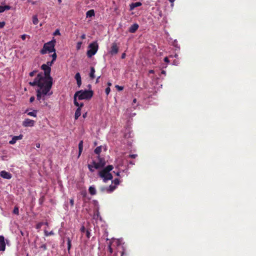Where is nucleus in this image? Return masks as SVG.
I'll return each mask as SVG.
<instances>
[{"mask_svg": "<svg viewBox=\"0 0 256 256\" xmlns=\"http://www.w3.org/2000/svg\"><path fill=\"white\" fill-rule=\"evenodd\" d=\"M40 68L44 72L38 73L33 82H28L29 85L32 86H34L36 84V82H38L52 85L53 78L50 76L51 67L44 64L42 65Z\"/></svg>", "mask_w": 256, "mask_h": 256, "instance_id": "obj_1", "label": "nucleus"}, {"mask_svg": "<svg viewBox=\"0 0 256 256\" xmlns=\"http://www.w3.org/2000/svg\"><path fill=\"white\" fill-rule=\"evenodd\" d=\"M36 83V84L35 86H38V88L36 90V98L40 102H41L40 100H44L46 96H50L52 94V92L50 93L49 92L50 90L52 85L39 82Z\"/></svg>", "mask_w": 256, "mask_h": 256, "instance_id": "obj_2", "label": "nucleus"}, {"mask_svg": "<svg viewBox=\"0 0 256 256\" xmlns=\"http://www.w3.org/2000/svg\"><path fill=\"white\" fill-rule=\"evenodd\" d=\"M94 92L92 90H80L76 92L74 95V104L76 106H80L82 107L84 104L78 103L77 102L76 98H78V100H90L93 96Z\"/></svg>", "mask_w": 256, "mask_h": 256, "instance_id": "obj_3", "label": "nucleus"}, {"mask_svg": "<svg viewBox=\"0 0 256 256\" xmlns=\"http://www.w3.org/2000/svg\"><path fill=\"white\" fill-rule=\"evenodd\" d=\"M113 168L112 165H108L99 172L98 175L104 182H106L108 180L112 179L113 176L110 172Z\"/></svg>", "mask_w": 256, "mask_h": 256, "instance_id": "obj_4", "label": "nucleus"}, {"mask_svg": "<svg viewBox=\"0 0 256 256\" xmlns=\"http://www.w3.org/2000/svg\"><path fill=\"white\" fill-rule=\"evenodd\" d=\"M56 43V40L54 38H53L52 40L50 41L45 43L44 44L42 48L40 50V53L42 54H44L47 52L51 53L56 52V49L54 48Z\"/></svg>", "mask_w": 256, "mask_h": 256, "instance_id": "obj_5", "label": "nucleus"}, {"mask_svg": "<svg viewBox=\"0 0 256 256\" xmlns=\"http://www.w3.org/2000/svg\"><path fill=\"white\" fill-rule=\"evenodd\" d=\"M88 47L90 50L87 51V56L88 58H91L97 52L98 48V45L96 42H94L90 44Z\"/></svg>", "mask_w": 256, "mask_h": 256, "instance_id": "obj_6", "label": "nucleus"}, {"mask_svg": "<svg viewBox=\"0 0 256 256\" xmlns=\"http://www.w3.org/2000/svg\"><path fill=\"white\" fill-rule=\"evenodd\" d=\"M116 188V186H112V184H111L109 186H101L100 188V190L102 193H104L105 192L107 193H111Z\"/></svg>", "mask_w": 256, "mask_h": 256, "instance_id": "obj_7", "label": "nucleus"}, {"mask_svg": "<svg viewBox=\"0 0 256 256\" xmlns=\"http://www.w3.org/2000/svg\"><path fill=\"white\" fill-rule=\"evenodd\" d=\"M118 46L116 42H113L112 44V46L109 51V54L112 56L115 55L118 53Z\"/></svg>", "mask_w": 256, "mask_h": 256, "instance_id": "obj_8", "label": "nucleus"}, {"mask_svg": "<svg viewBox=\"0 0 256 256\" xmlns=\"http://www.w3.org/2000/svg\"><path fill=\"white\" fill-rule=\"evenodd\" d=\"M35 121L29 118H26L22 122V126L24 127H32L34 125Z\"/></svg>", "mask_w": 256, "mask_h": 256, "instance_id": "obj_9", "label": "nucleus"}, {"mask_svg": "<svg viewBox=\"0 0 256 256\" xmlns=\"http://www.w3.org/2000/svg\"><path fill=\"white\" fill-rule=\"evenodd\" d=\"M0 176L2 178L7 180H10L12 177V175L10 172L5 170H2L0 172Z\"/></svg>", "mask_w": 256, "mask_h": 256, "instance_id": "obj_10", "label": "nucleus"}, {"mask_svg": "<svg viewBox=\"0 0 256 256\" xmlns=\"http://www.w3.org/2000/svg\"><path fill=\"white\" fill-rule=\"evenodd\" d=\"M23 138V135L20 134L19 136H14L12 139L9 142V144H14L18 140H22Z\"/></svg>", "mask_w": 256, "mask_h": 256, "instance_id": "obj_11", "label": "nucleus"}, {"mask_svg": "<svg viewBox=\"0 0 256 256\" xmlns=\"http://www.w3.org/2000/svg\"><path fill=\"white\" fill-rule=\"evenodd\" d=\"M6 249V243L4 238L3 236H0V251H4Z\"/></svg>", "mask_w": 256, "mask_h": 256, "instance_id": "obj_12", "label": "nucleus"}, {"mask_svg": "<svg viewBox=\"0 0 256 256\" xmlns=\"http://www.w3.org/2000/svg\"><path fill=\"white\" fill-rule=\"evenodd\" d=\"M138 24H134L129 28L128 31L130 33H134L138 30Z\"/></svg>", "mask_w": 256, "mask_h": 256, "instance_id": "obj_13", "label": "nucleus"}, {"mask_svg": "<svg viewBox=\"0 0 256 256\" xmlns=\"http://www.w3.org/2000/svg\"><path fill=\"white\" fill-rule=\"evenodd\" d=\"M75 79L76 80V83L78 88H80L82 84V80L80 74L79 72H77L75 75Z\"/></svg>", "mask_w": 256, "mask_h": 256, "instance_id": "obj_14", "label": "nucleus"}, {"mask_svg": "<svg viewBox=\"0 0 256 256\" xmlns=\"http://www.w3.org/2000/svg\"><path fill=\"white\" fill-rule=\"evenodd\" d=\"M28 109H27L24 112V113L27 114L28 115L34 117H36L37 115L38 110H34L32 112H28Z\"/></svg>", "mask_w": 256, "mask_h": 256, "instance_id": "obj_15", "label": "nucleus"}, {"mask_svg": "<svg viewBox=\"0 0 256 256\" xmlns=\"http://www.w3.org/2000/svg\"><path fill=\"white\" fill-rule=\"evenodd\" d=\"M142 5V4L140 2H133V3H132L130 5V10H133L134 8H136V7H138V6H140Z\"/></svg>", "mask_w": 256, "mask_h": 256, "instance_id": "obj_16", "label": "nucleus"}, {"mask_svg": "<svg viewBox=\"0 0 256 256\" xmlns=\"http://www.w3.org/2000/svg\"><path fill=\"white\" fill-rule=\"evenodd\" d=\"M78 106V108L76 109V110L75 112V114H74V118L76 120H77L81 114V108L82 107H80V106Z\"/></svg>", "mask_w": 256, "mask_h": 256, "instance_id": "obj_17", "label": "nucleus"}, {"mask_svg": "<svg viewBox=\"0 0 256 256\" xmlns=\"http://www.w3.org/2000/svg\"><path fill=\"white\" fill-rule=\"evenodd\" d=\"M83 150V142L82 140H81L79 144H78V157H79L82 151Z\"/></svg>", "mask_w": 256, "mask_h": 256, "instance_id": "obj_18", "label": "nucleus"}, {"mask_svg": "<svg viewBox=\"0 0 256 256\" xmlns=\"http://www.w3.org/2000/svg\"><path fill=\"white\" fill-rule=\"evenodd\" d=\"M88 191L91 195H95L96 194V190L94 186H90L88 188Z\"/></svg>", "mask_w": 256, "mask_h": 256, "instance_id": "obj_19", "label": "nucleus"}, {"mask_svg": "<svg viewBox=\"0 0 256 256\" xmlns=\"http://www.w3.org/2000/svg\"><path fill=\"white\" fill-rule=\"evenodd\" d=\"M86 17H92L94 16V10H88L86 13Z\"/></svg>", "mask_w": 256, "mask_h": 256, "instance_id": "obj_20", "label": "nucleus"}, {"mask_svg": "<svg viewBox=\"0 0 256 256\" xmlns=\"http://www.w3.org/2000/svg\"><path fill=\"white\" fill-rule=\"evenodd\" d=\"M95 73V69L94 67L90 68V77L91 79H94L95 78L94 76Z\"/></svg>", "mask_w": 256, "mask_h": 256, "instance_id": "obj_21", "label": "nucleus"}, {"mask_svg": "<svg viewBox=\"0 0 256 256\" xmlns=\"http://www.w3.org/2000/svg\"><path fill=\"white\" fill-rule=\"evenodd\" d=\"M67 246H68V253L70 254V249L72 246L71 240L70 238H67Z\"/></svg>", "mask_w": 256, "mask_h": 256, "instance_id": "obj_22", "label": "nucleus"}, {"mask_svg": "<svg viewBox=\"0 0 256 256\" xmlns=\"http://www.w3.org/2000/svg\"><path fill=\"white\" fill-rule=\"evenodd\" d=\"M104 163L101 164V163L96 162V165L94 168L95 169H99L100 168L104 167Z\"/></svg>", "mask_w": 256, "mask_h": 256, "instance_id": "obj_23", "label": "nucleus"}, {"mask_svg": "<svg viewBox=\"0 0 256 256\" xmlns=\"http://www.w3.org/2000/svg\"><path fill=\"white\" fill-rule=\"evenodd\" d=\"M48 222H40L39 223H38L37 224H36V228H42V226H43V225H46L48 226Z\"/></svg>", "mask_w": 256, "mask_h": 256, "instance_id": "obj_24", "label": "nucleus"}, {"mask_svg": "<svg viewBox=\"0 0 256 256\" xmlns=\"http://www.w3.org/2000/svg\"><path fill=\"white\" fill-rule=\"evenodd\" d=\"M32 22L34 24L36 25L38 22V20L36 15L32 16Z\"/></svg>", "mask_w": 256, "mask_h": 256, "instance_id": "obj_25", "label": "nucleus"}, {"mask_svg": "<svg viewBox=\"0 0 256 256\" xmlns=\"http://www.w3.org/2000/svg\"><path fill=\"white\" fill-rule=\"evenodd\" d=\"M101 151H102V148L100 146L96 147L94 150L95 154H99L100 153Z\"/></svg>", "mask_w": 256, "mask_h": 256, "instance_id": "obj_26", "label": "nucleus"}, {"mask_svg": "<svg viewBox=\"0 0 256 256\" xmlns=\"http://www.w3.org/2000/svg\"><path fill=\"white\" fill-rule=\"evenodd\" d=\"M44 200H45V197H44V195L41 196L40 197V198L38 200V202H39V204L40 205H42L43 204V202L44 201Z\"/></svg>", "mask_w": 256, "mask_h": 256, "instance_id": "obj_27", "label": "nucleus"}, {"mask_svg": "<svg viewBox=\"0 0 256 256\" xmlns=\"http://www.w3.org/2000/svg\"><path fill=\"white\" fill-rule=\"evenodd\" d=\"M39 248L41 249L42 250L44 251L47 249V244H42Z\"/></svg>", "mask_w": 256, "mask_h": 256, "instance_id": "obj_28", "label": "nucleus"}, {"mask_svg": "<svg viewBox=\"0 0 256 256\" xmlns=\"http://www.w3.org/2000/svg\"><path fill=\"white\" fill-rule=\"evenodd\" d=\"M13 214H16V215L19 214V209L18 208L17 206H15L12 212Z\"/></svg>", "mask_w": 256, "mask_h": 256, "instance_id": "obj_29", "label": "nucleus"}, {"mask_svg": "<svg viewBox=\"0 0 256 256\" xmlns=\"http://www.w3.org/2000/svg\"><path fill=\"white\" fill-rule=\"evenodd\" d=\"M112 183L114 184V186H115L116 187V186L120 184V180L118 178H115L112 181Z\"/></svg>", "mask_w": 256, "mask_h": 256, "instance_id": "obj_30", "label": "nucleus"}, {"mask_svg": "<svg viewBox=\"0 0 256 256\" xmlns=\"http://www.w3.org/2000/svg\"><path fill=\"white\" fill-rule=\"evenodd\" d=\"M54 52V54L50 55V56L52 58V60L53 61H55L56 59L57 55H56V52Z\"/></svg>", "mask_w": 256, "mask_h": 256, "instance_id": "obj_31", "label": "nucleus"}, {"mask_svg": "<svg viewBox=\"0 0 256 256\" xmlns=\"http://www.w3.org/2000/svg\"><path fill=\"white\" fill-rule=\"evenodd\" d=\"M44 235L46 236H48L52 235L54 234V232H52V231L48 232L47 230H44Z\"/></svg>", "mask_w": 256, "mask_h": 256, "instance_id": "obj_32", "label": "nucleus"}, {"mask_svg": "<svg viewBox=\"0 0 256 256\" xmlns=\"http://www.w3.org/2000/svg\"><path fill=\"white\" fill-rule=\"evenodd\" d=\"M38 72L37 70H34L33 71L29 73V76H33L34 75Z\"/></svg>", "mask_w": 256, "mask_h": 256, "instance_id": "obj_33", "label": "nucleus"}, {"mask_svg": "<svg viewBox=\"0 0 256 256\" xmlns=\"http://www.w3.org/2000/svg\"><path fill=\"white\" fill-rule=\"evenodd\" d=\"M61 232L62 233V232L60 230H59V233L61 236V240L62 241V244H63L64 243V236H63V234H61Z\"/></svg>", "mask_w": 256, "mask_h": 256, "instance_id": "obj_34", "label": "nucleus"}, {"mask_svg": "<svg viewBox=\"0 0 256 256\" xmlns=\"http://www.w3.org/2000/svg\"><path fill=\"white\" fill-rule=\"evenodd\" d=\"M54 61H53L52 60L51 61L47 62L46 64L48 66L50 67L52 65V64L54 63Z\"/></svg>", "mask_w": 256, "mask_h": 256, "instance_id": "obj_35", "label": "nucleus"}, {"mask_svg": "<svg viewBox=\"0 0 256 256\" xmlns=\"http://www.w3.org/2000/svg\"><path fill=\"white\" fill-rule=\"evenodd\" d=\"M53 34L54 36H56V35H60V30L58 29H56L54 32Z\"/></svg>", "mask_w": 256, "mask_h": 256, "instance_id": "obj_36", "label": "nucleus"}, {"mask_svg": "<svg viewBox=\"0 0 256 256\" xmlns=\"http://www.w3.org/2000/svg\"><path fill=\"white\" fill-rule=\"evenodd\" d=\"M127 254L126 252V250L123 248H122V251L120 252V256H126Z\"/></svg>", "mask_w": 256, "mask_h": 256, "instance_id": "obj_37", "label": "nucleus"}, {"mask_svg": "<svg viewBox=\"0 0 256 256\" xmlns=\"http://www.w3.org/2000/svg\"><path fill=\"white\" fill-rule=\"evenodd\" d=\"M88 169L89 170L92 172H93L94 171V170L93 169L94 168V167L92 166V164H88Z\"/></svg>", "mask_w": 256, "mask_h": 256, "instance_id": "obj_38", "label": "nucleus"}, {"mask_svg": "<svg viewBox=\"0 0 256 256\" xmlns=\"http://www.w3.org/2000/svg\"><path fill=\"white\" fill-rule=\"evenodd\" d=\"M110 87H108L106 88L105 92L106 95H108L110 94Z\"/></svg>", "mask_w": 256, "mask_h": 256, "instance_id": "obj_39", "label": "nucleus"}, {"mask_svg": "<svg viewBox=\"0 0 256 256\" xmlns=\"http://www.w3.org/2000/svg\"><path fill=\"white\" fill-rule=\"evenodd\" d=\"M85 234H86V237L88 238H90V233L89 230H86V232H85Z\"/></svg>", "mask_w": 256, "mask_h": 256, "instance_id": "obj_40", "label": "nucleus"}, {"mask_svg": "<svg viewBox=\"0 0 256 256\" xmlns=\"http://www.w3.org/2000/svg\"><path fill=\"white\" fill-rule=\"evenodd\" d=\"M116 88L119 91L122 90L124 89V87L123 86H118V85H116Z\"/></svg>", "mask_w": 256, "mask_h": 256, "instance_id": "obj_41", "label": "nucleus"}, {"mask_svg": "<svg viewBox=\"0 0 256 256\" xmlns=\"http://www.w3.org/2000/svg\"><path fill=\"white\" fill-rule=\"evenodd\" d=\"M82 44V42H79L77 43V45H76L77 50H80V48Z\"/></svg>", "mask_w": 256, "mask_h": 256, "instance_id": "obj_42", "label": "nucleus"}, {"mask_svg": "<svg viewBox=\"0 0 256 256\" xmlns=\"http://www.w3.org/2000/svg\"><path fill=\"white\" fill-rule=\"evenodd\" d=\"M108 252H109L110 254H112V252H113V250H112V246H111L110 244L108 246Z\"/></svg>", "mask_w": 256, "mask_h": 256, "instance_id": "obj_43", "label": "nucleus"}, {"mask_svg": "<svg viewBox=\"0 0 256 256\" xmlns=\"http://www.w3.org/2000/svg\"><path fill=\"white\" fill-rule=\"evenodd\" d=\"M5 25H6L5 22H4V21L0 22V28H2Z\"/></svg>", "mask_w": 256, "mask_h": 256, "instance_id": "obj_44", "label": "nucleus"}, {"mask_svg": "<svg viewBox=\"0 0 256 256\" xmlns=\"http://www.w3.org/2000/svg\"><path fill=\"white\" fill-rule=\"evenodd\" d=\"M4 6V11L6 10H10L12 8V7L10 6H8V5Z\"/></svg>", "mask_w": 256, "mask_h": 256, "instance_id": "obj_45", "label": "nucleus"}, {"mask_svg": "<svg viewBox=\"0 0 256 256\" xmlns=\"http://www.w3.org/2000/svg\"><path fill=\"white\" fill-rule=\"evenodd\" d=\"M86 230H87L86 229L84 226H82V228H80V232L82 233H85Z\"/></svg>", "mask_w": 256, "mask_h": 256, "instance_id": "obj_46", "label": "nucleus"}, {"mask_svg": "<svg viewBox=\"0 0 256 256\" xmlns=\"http://www.w3.org/2000/svg\"><path fill=\"white\" fill-rule=\"evenodd\" d=\"M4 12V6H0V13H2Z\"/></svg>", "mask_w": 256, "mask_h": 256, "instance_id": "obj_47", "label": "nucleus"}, {"mask_svg": "<svg viewBox=\"0 0 256 256\" xmlns=\"http://www.w3.org/2000/svg\"><path fill=\"white\" fill-rule=\"evenodd\" d=\"M98 163H104V165L106 164V162H105V161L104 159L102 158H99V162H98Z\"/></svg>", "mask_w": 256, "mask_h": 256, "instance_id": "obj_48", "label": "nucleus"}, {"mask_svg": "<svg viewBox=\"0 0 256 256\" xmlns=\"http://www.w3.org/2000/svg\"><path fill=\"white\" fill-rule=\"evenodd\" d=\"M35 100V97L34 96H32L30 98V103L32 102Z\"/></svg>", "mask_w": 256, "mask_h": 256, "instance_id": "obj_49", "label": "nucleus"}, {"mask_svg": "<svg viewBox=\"0 0 256 256\" xmlns=\"http://www.w3.org/2000/svg\"><path fill=\"white\" fill-rule=\"evenodd\" d=\"M137 156V154H130L129 157L132 158H135Z\"/></svg>", "mask_w": 256, "mask_h": 256, "instance_id": "obj_50", "label": "nucleus"}, {"mask_svg": "<svg viewBox=\"0 0 256 256\" xmlns=\"http://www.w3.org/2000/svg\"><path fill=\"white\" fill-rule=\"evenodd\" d=\"M28 2H30L33 5L36 4V2L32 1L31 0H28Z\"/></svg>", "mask_w": 256, "mask_h": 256, "instance_id": "obj_51", "label": "nucleus"}, {"mask_svg": "<svg viewBox=\"0 0 256 256\" xmlns=\"http://www.w3.org/2000/svg\"><path fill=\"white\" fill-rule=\"evenodd\" d=\"M26 35L24 34L21 36V38L22 40H24L26 39Z\"/></svg>", "mask_w": 256, "mask_h": 256, "instance_id": "obj_52", "label": "nucleus"}, {"mask_svg": "<svg viewBox=\"0 0 256 256\" xmlns=\"http://www.w3.org/2000/svg\"><path fill=\"white\" fill-rule=\"evenodd\" d=\"M164 61L166 62H167V63L169 62H170V61H169V60H168V57H165V58H164Z\"/></svg>", "mask_w": 256, "mask_h": 256, "instance_id": "obj_53", "label": "nucleus"}, {"mask_svg": "<svg viewBox=\"0 0 256 256\" xmlns=\"http://www.w3.org/2000/svg\"><path fill=\"white\" fill-rule=\"evenodd\" d=\"M126 54L125 53H122L121 56L122 59H124L126 58Z\"/></svg>", "mask_w": 256, "mask_h": 256, "instance_id": "obj_54", "label": "nucleus"}, {"mask_svg": "<svg viewBox=\"0 0 256 256\" xmlns=\"http://www.w3.org/2000/svg\"><path fill=\"white\" fill-rule=\"evenodd\" d=\"M70 204L72 206L74 205V200L72 199L70 200Z\"/></svg>", "mask_w": 256, "mask_h": 256, "instance_id": "obj_55", "label": "nucleus"}, {"mask_svg": "<svg viewBox=\"0 0 256 256\" xmlns=\"http://www.w3.org/2000/svg\"><path fill=\"white\" fill-rule=\"evenodd\" d=\"M96 164V162L95 161L93 160L90 164H92L93 167L94 168Z\"/></svg>", "mask_w": 256, "mask_h": 256, "instance_id": "obj_56", "label": "nucleus"}, {"mask_svg": "<svg viewBox=\"0 0 256 256\" xmlns=\"http://www.w3.org/2000/svg\"><path fill=\"white\" fill-rule=\"evenodd\" d=\"M36 148H40V143H36Z\"/></svg>", "mask_w": 256, "mask_h": 256, "instance_id": "obj_57", "label": "nucleus"}, {"mask_svg": "<svg viewBox=\"0 0 256 256\" xmlns=\"http://www.w3.org/2000/svg\"><path fill=\"white\" fill-rule=\"evenodd\" d=\"M80 38L82 39H85L86 38V34H83L81 36H80Z\"/></svg>", "mask_w": 256, "mask_h": 256, "instance_id": "obj_58", "label": "nucleus"}, {"mask_svg": "<svg viewBox=\"0 0 256 256\" xmlns=\"http://www.w3.org/2000/svg\"><path fill=\"white\" fill-rule=\"evenodd\" d=\"M107 84L108 86V87H110V86H112V83L110 82H108Z\"/></svg>", "mask_w": 256, "mask_h": 256, "instance_id": "obj_59", "label": "nucleus"}, {"mask_svg": "<svg viewBox=\"0 0 256 256\" xmlns=\"http://www.w3.org/2000/svg\"><path fill=\"white\" fill-rule=\"evenodd\" d=\"M100 76H99L98 77V78H96V83H98V82H99V78H100Z\"/></svg>", "mask_w": 256, "mask_h": 256, "instance_id": "obj_60", "label": "nucleus"}, {"mask_svg": "<svg viewBox=\"0 0 256 256\" xmlns=\"http://www.w3.org/2000/svg\"><path fill=\"white\" fill-rule=\"evenodd\" d=\"M149 73H150V74H154V70H149Z\"/></svg>", "mask_w": 256, "mask_h": 256, "instance_id": "obj_61", "label": "nucleus"}, {"mask_svg": "<svg viewBox=\"0 0 256 256\" xmlns=\"http://www.w3.org/2000/svg\"><path fill=\"white\" fill-rule=\"evenodd\" d=\"M168 0L170 1V2L172 4L174 2L175 0Z\"/></svg>", "mask_w": 256, "mask_h": 256, "instance_id": "obj_62", "label": "nucleus"}, {"mask_svg": "<svg viewBox=\"0 0 256 256\" xmlns=\"http://www.w3.org/2000/svg\"><path fill=\"white\" fill-rule=\"evenodd\" d=\"M136 98H134V99L133 100V102L136 103Z\"/></svg>", "mask_w": 256, "mask_h": 256, "instance_id": "obj_63", "label": "nucleus"}, {"mask_svg": "<svg viewBox=\"0 0 256 256\" xmlns=\"http://www.w3.org/2000/svg\"><path fill=\"white\" fill-rule=\"evenodd\" d=\"M162 74H166V72H165V71H164V70H162Z\"/></svg>", "mask_w": 256, "mask_h": 256, "instance_id": "obj_64", "label": "nucleus"}]
</instances>
